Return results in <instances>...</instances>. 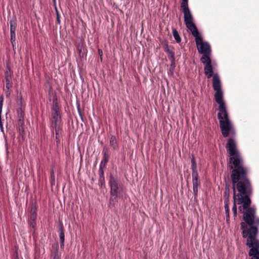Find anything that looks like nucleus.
<instances>
[{
    "label": "nucleus",
    "mask_w": 259,
    "mask_h": 259,
    "mask_svg": "<svg viewBox=\"0 0 259 259\" xmlns=\"http://www.w3.org/2000/svg\"><path fill=\"white\" fill-rule=\"evenodd\" d=\"M110 187V205H114L117 201V197L122 198L123 196V192L122 186L116 178L111 176L109 181Z\"/></svg>",
    "instance_id": "4"
},
{
    "label": "nucleus",
    "mask_w": 259,
    "mask_h": 259,
    "mask_svg": "<svg viewBox=\"0 0 259 259\" xmlns=\"http://www.w3.org/2000/svg\"><path fill=\"white\" fill-rule=\"evenodd\" d=\"M51 179H52V181H54V180H55V175H54V171L53 170L52 171V174H51Z\"/></svg>",
    "instance_id": "22"
},
{
    "label": "nucleus",
    "mask_w": 259,
    "mask_h": 259,
    "mask_svg": "<svg viewBox=\"0 0 259 259\" xmlns=\"http://www.w3.org/2000/svg\"><path fill=\"white\" fill-rule=\"evenodd\" d=\"M107 150H106V151L104 152V159H105V157H107L108 158V156L107 154Z\"/></svg>",
    "instance_id": "24"
},
{
    "label": "nucleus",
    "mask_w": 259,
    "mask_h": 259,
    "mask_svg": "<svg viewBox=\"0 0 259 259\" xmlns=\"http://www.w3.org/2000/svg\"><path fill=\"white\" fill-rule=\"evenodd\" d=\"M181 7L184 13V22L186 27L191 32L194 36L198 33L197 29L194 23L192 14L188 7V3L181 4Z\"/></svg>",
    "instance_id": "5"
},
{
    "label": "nucleus",
    "mask_w": 259,
    "mask_h": 259,
    "mask_svg": "<svg viewBox=\"0 0 259 259\" xmlns=\"http://www.w3.org/2000/svg\"><path fill=\"white\" fill-rule=\"evenodd\" d=\"M195 38L196 44L198 52L203 56L200 59L201 62L205 65L204 73L208 78L212 77L213 75V69L211 65V48L209 44L206 41H203L202 38L199 33L194 35Z\"/></svg>",
    "instance_id": "3"
},
{
    "label": "nucleus",
    "mask_w": 259,
    "mask_h": 259,
    "mask_svg": "<svg viewBox=\"0 0 259 259\" xmlns=\"http://www.w3.org/2000/svg\"><path fill=\"white\" fill-rule=\"evenodd\" d=\"M110 145L114 149H115L117 147V141L115 136L111 137L110 139Z\"/></svg>",
    "instance_id": "12"
},
{
    "label": "nucleus",
    "mask_w": 259,
    "mask_h": 259,
    "mask_svg": "<svg viewBox=\"0 0 259 259\" xmlns=\"http://www.w3.org/2000/svg\"><path fill=\"white\" fill-rule=\"evenodd\" d=\"M14 22L13 21H10V32H15L16 27L14 25Z\"/></svg>",
    "instance_id": "16"
},
{
    "label": "nucleus",
    "mask_w": 259,
    "mask_h": 259,
    "mask_svg": "<svg viewBox=\"0 0 259 259\" xmlns=\"http://www.w3.org/2000/svg\"><path fill=\"white\" fill-rule=\"evenodd\" d=\"M247 246L251 248L248 254L252 256L251 259H259V242L254 239L252 235L248 239Z\"/></svg>",
    "instance_id": "6"
},
{
    "label": "nucleus",
    "mask_w": 259,
    "mask_h": 259,
    "mask_svg": "<svg viewBox=\"0 0 259 259\" xmlns=\"http://www.w3.org/2000/svg\"><path fill=\"white\" fill-rule=\"evenodd\" d=\"M11 95V92L10 89H7L6 91V95L7 97H9Z\"/></svg>",
    "instance_id": "21"
},
{
    "label": "nucleus",
    "mask_w": 259,
    "mask_h": 259,
    "mask_svg": "<svg viewBox=\"0 0 259 259\" xmlns=\"http://www.w3.org/2000/svg\"><path fill=\"white\" fill-rule=\"evenodd\" d=\"M107 161H108V158L107 157H105V159H104L101 161L100 165H101V166H103V167H105V164H106V163H107Z\"/></svg>",
    "instance_id": "19"
},
{
    "label": "nucleus",
    "mask_w": 259,
    "mask_h": 259,
    "mask_svg": "<svg viewBox=\"0 0 259 259\" xmlns=\"http://www.w3.org/2000/svg\"><path fill=\"white\" fill-rule=\"evenodd\" d=\"M103 167H104L101 166V165H100L99 172L101 178H102L104 180V171L103 169Z\"/></svg>",
    "instance_id": "18"
},
{
    "label": "nucleus",
    "mask_w": 259,
    "mask_h": 259,
    "mask_svg": "<svg viewBox=\"0 0 259 259\" xmlns=\"http://www.w3.org/2000/svg\"><path fill=\"white\" fill-rule=\"evenodd\" d=\"M55 1H56V0H54V2H55Z\"/></svg>",
    "instance_id": "29"
},
{
    "label": "nucleus",
    "mask_w": 259,
    "mask_h": 259,
    "mask_svg": "<svg viewBox=\"0 0 259 259\" xmlns=\"http://www.w3.org/2000/svg\"><path fill=\"white\" fill-rule=\"evenodd\" d=\"M81 50H79V53H81Z\"/></svg>",
    "instance_id": "28"
},
{
    "label": "nucleus",
    "mask_w": 259,
    "mask_h": 259,
    "mask_svg": "<svg viewBox=\"0 0 259 259\" xmlns=\"http://www.w3.org/2000/svg\"><path fill=\"white\" fill-rule=\"evenodd\" d=\"M226 148L231 156L230 161L235 167L231 175L234 192V204L232 207L234 216L235 217L237 215L236 204H243L242 206L239 207V210L243 213L244 210L246 209L243 218L245 222L249 225V229H247V225L244 223H241L243 237L246 238L247 241L250 236L252 235L254 239L257 240L256 235L257 230L252 225L253 224L259 225V218H255L254 208H247L250 204L251 201L247 195L250 191V183L246 178L247 171L242 166L243 160L236 148V145L233 139L229 140ZM257 241L259 242L258 240ZM246 245H247V242Z\"/></svg>",
    "instance_id": "1"
},
{
    "label": "nucleus",
    "mask_w": 259,
    "mask_h": 259,
    "mask_svg": "<svg viewBox=\"0 0 259 259\" xmlns=\"http://www.w3.org/2000/svg\"><path fill=\"white\" fill-rule=\"evenodd\" d=\"M64 242H60V247L62 248H63L64 247Z\"/></svg>",
    "instance_id": "25"
},
{
    "label": "nucleus",
    "mask_w": 259,
    "mask_h": 259,
    "mask_svg": "<svg viewBox=\"0 0 259 259\" xmlns=\"http://www.w3.org/2000/svg\"><path fill=\"white\" fill-rule=\"evenodd\" d=\"M188 3V0H182V2L181 4H185V3Z\"/></svg>",
    "instance_id": "26"
},
{
    "label": "nucleus",
    "mask_w": 259,
    "mask_h": 259,
    "mask_svg": "<svg viewBox=\"0 0 259 259\" xmlns=\"http://www.w3.org/2000/svg\"><path fill=\"white\" fill-rule=\"evenodd\" d=\"M224 196L226 197L225 200L224 207L225 210V214L226 216V222L227 223H229V187L226 188L224 192Z\"/></svg>",
    "instance_id": "8"
},
{
    "label": "nucleus",
    "mask_w": 259,
    "mask_h": 259,
    "mask_svg": "<svg viewBox=\"0 0 259 259\" xmlns=\"http://www.w3.org/2000/svg\"><path fill=\"white\" fill-rule=\"evenodd\" d=\"M57 21L59 23H60V19H59V15L58 14L57 15Z\"/></svg>",
    "instance_id": "27"
},
{
    "label": "nucleus",
    "mask_w": 259,
    "mask_h": 259,
    "mask_svg": "<svg viewBox=\"0 0 259 259\" xmlns=\"http://www.w3.org/2000/svg\"><path fill=\"white\" fill-rule=\"evenodd\" d=\"M59 238L60 240V242H64V233L63 230V227H61L60 229V232H59Z\"/></svg>",
    "instance_id": "15"
},
{
    "label": "nucleus",
    "mask_w": 259,
    "mask_h": 259,
    "mask_svg": "<svg viewBox=\"0 0 259 259\" xmlns=\"http://www.w3.org/2000/svg\"><path fill=\"white\" fill-rule=\"evenodd\" d=\"M53 118L55 126H59L61 121V116L59 113V109L56 106L54 109V113L53 114Z\"/></svg>",
    "instance_id": "9"
},
{
    "label": "nucleus",
    "mask_w": 259,
    "mask_h": 259,
    "mask_svg": "<svg viewBox=\"0 0 259 259\" xmlns=\"http://www.w3.org/2000/svg\"><path fill=\"white\" fill-rule=\"evenodd\" d=\"M61 255L58 253V250L55 252L54 255V259H60Z\"/></svg>",
    "instance_id": "20"
},
{
    "label": "nucleus",
    "mask_w": 259,
    "mask_h": 259,
    "mask_svg": "<svg viewBox=\"0 0 259 259\" xmlns=\"http://www.w3.org/2000/svg\"><path fill=\"white\" fill-rule=\"evenodd\" d=\"M165 51L167 53L168 57L171 62V65H174L175 62L174 52L171 50H170L168 47H166V48L165 49Z\"/></svg>",
    "instance_id": "10"
},
{
    "label": "nucleus",
    "mask_w": 259,
    "mask_h": 259,
    "mask_svg": "<svg viewBox=\"0 0 259 259\" xmlns=\"http://www.w3.org/2000/svg\"><path fill=\"white\" fill-rule=\"evenodd\" d=\"M172 34L174 36V37L175 38L176 41L177 42H180L181 41V38L179 36V34L178 32V31L176 29H174L172 30Z\"/></svg>",
    "instance_id": "13"
},
{
    "label": "nucleus",
    "mask_w": 259,
    "mask_h": 259,
    "mask_svg": "<svg viewBox=\"0 0 259 259\" xmlns=\"http://www.w3.org/2000/svg\"><path fill=\"white\" fill-rule=\"evenodd\" d=\"M11 34V42L12 44L13 48H14V47L15 46L16 42V35H15V32H10Z\"/></svg>",
    "instance_id": "14"
},
{
    "label": "nucleus",
    "mask_w": 259,
    "mask_h": 259,
    "mask_svg": "<svg viewBox=\"0 0 259 259\" xmlns=\"http://www.w3.org/2000/svg\"><path fill=\"white\" fill-rule=\"evenodd\" d=\"M191 169L193 183V190L195 197L197 196L198 186V174L197 168V164L194 157L193 156L191 158Z\"/></svg>",
    "instance_id": "7"
},
{
    "label": "nucleus",
    "mask_w": 259,
    "mask_h": 259,
    "mask_svg": "<svg viewBox=\"0 0 259 259\" xmlns=\"http://www.w3.org/2000/svg\"><path fill=\"white\" fill-rule=\"evenodd\" d=\"M98 53L101 57V58H102V53H103L101 49H99Z\"/></svg>",
    "instance_id": "23"
},
{
    "label": "nucleus",
    "mask_w": 259,
    "mask_h": 259,
    "mask_svg": "<svg viewBox=\"0 0 259 259\" xmlns=\"http://www.w3.org/2000/svg\"><path fill=\"white\" fill-rule=\"evenodd\" d=\"M55 127L56 139L57 141L59 140V127L58 126Z\"/></svg>",
    "instance_id": "17"
},
{
    "label": "nucleus",
    "mask_w": 259,
    "mask_h": 259,
    "mask_svg": "<svg viewBox=\"0 0 259 259\" xmlns=\"http://www.w3.org/2000/svg\"><path fill=\"white\" fill-rule=\"evenodd\" d=\"M6 88V89H10L12 87L11 74L10 71H7L5 72Z\"/></svg>",
    "instance_id": "11"
},
{
    "label": "nucleus",
    "mask_w": 259,
    "mask_h": 259,
    "mask_svg": "<svg viewBox=\"0 0 259 259\" xmlns=\"http://www.w3.org/2000/svg\"><path fill=\"white\" fill-rule=\"evenodd\" d=\"M212 87L215 91L214 98L219 104L218 119L223 136H228L229 133L234 134L233 126L229 119L225 102L223 99V92L221 89V80L219 75L215 74L212 78Z\"/></svg>",
    "instance_id": "2"
}]
</instances>
